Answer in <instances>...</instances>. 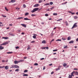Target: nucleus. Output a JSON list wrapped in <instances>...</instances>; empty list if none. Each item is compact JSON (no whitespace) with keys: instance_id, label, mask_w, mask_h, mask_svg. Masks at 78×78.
<instances>
[{"instance_id":"nucleus-28","label":"nucleus","mask_w":78,"mask_h":78,"mask_svg":"<svg viewBox=\"0 0 78 78\" xmlns=\"http://www.w3.org/2000/svg\"><path fill=\"white\" fill-rule=\"evenodd\" d=\"M5 10L7 11H9V9H8L7 8H6V7H5Z\"/></svg>"},{"instance_id":"nucleus-50","label":"nucleus","mask_w":78,"mask_h":78,"mask_svg":"<svg viewBox=\"0 0 78 78\" xmlns=\"http://www.w3.org/2000/svg\"><path fill=\"white\" fill-rule=\"evenodd\" d=\"M45 66H44L43 67V70H45Z\"/></svg>"},{"instance_id":"nucleus-34","label":"nucleus","mask_w":78,"mask_h":78,"mask_svg":"<svg viewBox=\"0 0 78 78\" xmlns=\"http://www.w3.org/2000/svg\"><path fill=\"white\" fill-rule=\"evenodd\" d=\"M33 38L34 39H35L36 38V36L35 35H34L33 36Z\"/></svg>"},{"instance_id":"nucleus-37","label":"nucleus","mask_w":78,"mask_h":78,"mask_svg":"<svg viewBox=\"0 0 78 78\" xmlns=\"http://www.w3.org/2000/svg\"><path fill=\"white\" fill-rule=\"evenodd\" d=\"M56 41H61V39H57L56 40Z\"/></svg>"},{"instance_id":"nucleus-62","label":"nucleus","mask_w":78,"mask_h":78,"mask_svg":"<svg viewBox=\"0 0 78 78\" xmlns=\"http://www.w3.org/2000/svg\"><path fill=\"white\" fill-rule=\"evenodd\" d=\"M74 70H78V69L77 68H74Z\"/></svg>"},{"instance_id":"nucleus-6","label":"nucleus","mask_w":78,"mask_h":78,"mask_svg":"<svg viewBox=\"0 0 78 78\" xmlns=\"http://www.w3.org/2000/svg\"><path fill=\"white\" fill-rule=\"evenodd\" d=\"M14 62L15 64H17L18 63H20V61H17L16 60H15L14 61Z\"/></svg>"},{"instance_id":"nucleus-49","label":"nucleus","mask_w":78,"mask_h":78,"mask_svg":"<svg viewBox=\"0 0 78 78\" xmlns=\"http://www.w3.org/2000/svg\"><path fill=\"white\" fill-rule=\"evenodd\" d=\"M16 9L17 10V11H19L20 10V8H16Z\"/></svg>"},{"instance_id":"nucleus-55","label":"nucleus","mask_w":78,"mask_h":78,"mask_svg":"<svg viewBox=\"0 0 78 78\" xmlns=\"http://www.w3.org/2000/svg\"><path fill=\"white\" fill-rule=\"evenodd\" d=\"M9 26H13V25L12 24H9Z\"/></svg>"},{"instance_id":"nucleus-48","label":"nucleus","mask_w":78,"mask_h":78,"mask_svg":"<svg viewBox=\"0 0 78 78\" xmlns=\"http://www.w3.org/2000/svg\"><path fill=\"white\" fill-rule=\"evenodd\" d=\"M5 62V60H2V62Z\"/></svg>"},{"instance_id":"nucleus-33","label":"nucleus","mask_w":78,"mask_h":78,"mask_svg":"<svg viewBox=\"0 0 78 78\" xmlns=\"http://www.w3.org/2000/svg\"><path fill=\"white\" fill-rule=\"evenodd\" d=\"M34 65H35V66H38V64L37 63H35L34 64Z\"/></svg>"},{"instance_id":"nucleus-8","label":"nucleus","mask_w":78,"mask_h":78,"mask_svg":"<svg viewBox=\"0 0 78 78\" xmlns=\"http://www.w3.org/2000/svg\"><path fill=\"white\" fill-rule=\"evenodd\" d=\"M75 73V72L74 71L72 72V73H71V75H72V76H74V75H73V74H74Z\"/></svg>"},{"instance_id":"nucleus-18","label":"nucleus","mask_w":78,"mask_h":78,"mask_svg":"<svg viewBox=\"0 0 78 78\" xmlns=\"http://www.w3.org/2000/svg\"><path fill=\"white\" fill-rule=\"evenodd\" d=\"M71 39V37H68L67 40H70Z\"/></svg>"},{"instance_id":"nucleus-52","label":"nucleus","mask_w":78,"mask_h":78,"mask_svg":"<svg viewBox=\"0 0 78 78\" xmlns=\"http://www.w3.org/2000/svg\"><path fill=\"white\" fill-rule=\"evenodd\" d=\"M30 49H31V48L30 47L28 48H27V50H29Z\"/></svg>"},{"instance_id":"nucleus-29","label":"nucleus","mask_w":78,"mask_h":78,"mask_svg":"<svg viewBox=\"0 0 78 78\" xmlns=\"http://www.w3.org/2000/svg\"><path fill=\"white\" fill-rule=\"evenodd\" d=\"M59 69H60L59 68V67H58L57 69H56L55 70L57 71L58 70H59Z\"/></svg>"},{"instance_id":"nucleus-19","label":"nucleus","mask_w":78,"mask_h":78,"mask_svg":"<svg viewBox=\"0 0 78 78\" xmlns=\"http://www.w3.org/2000/svg\"><path fill=\"white\" fill-rule=\"evenodd\" d=\"M19 61L20 62H22L24 61V60L21 59Z\"/></svg>"},{"instance_id":"nucleus-30","label":"nucleus","mask_w":78,"mask_h":78,"mask_svg":"<svg viewBox=\"0 0 78 78\" xmlns=\"http://www.w3.org/2000/svg\"><path fill=\"white\" fill-rule=\"evenodd\" d=\"M28 76V74H24L23 75V76Z\"/></svg>"},{"instance_id":"nucleus-16","label":"nucleus","mask_w":78,"mask_h":78,"mask_svg":"<svg viewBox=\"0 0 78 78\" xmlns=\"http://www.w3.org/2000/svg\"><path fill=\"white\" fill-rule=\"evenodd\" d=\"M16 2V1L15 0H11V2L13 3Z\"/></svg>"},{"instance_id":"nucleus-53","label":"nucleus","mask_w":78,"mask_h":78,"mask_svg":"<svg viewBox=\"0 0 78 78\" xmlns=\"http://www.w3.org/2000/svg\"><path fill=\"white\" fill-rule=\"evenodd\" d=\"M45 48L47 50L48 49V47H45Z\"/></svg>"},{"instance_id":"nucleus-35","label":"nucleus","mask_w":78,"mask_h":78,"mask_svg":"<svg viewBox=\"0 0 78 78\" xmlns=\"http://www.w3.org/2000/svg\"><path fill=\"white\" fill-rule=\"evenodd\" d=\"M23 17H19V18H17V19L18 20H19V19H23Z\"/></svg>"},{"instance_id":"nucleus-41","label":"nucleus","mask_w":78,"mask_h":78,"mask_svg":"<svg viewBox=\"0 0 78 78\" xmlns=\"http://www.w3.org/2000/svg\"><path fill=\"white\" fill-rule=\"evenodd\" d=\"M19 48V46H16V49H18Z\"/></svg>"},{"instance_id":"nucleus-43","label":"nucleus","mask_w":78,"mask_h":78,"mask_svg":"<svg viewBox=\"0 0 78 78\" xmlns=\"http://www.w3.org/2000/svg\"><path fill=\"white\" fill-rule=\"evenodd\" d=\"M42 2H43V1H42V0H39V3H41Z\"/></svg>"},{"instance_id":"nucleus-3","label":"nucleus","mask_w":78,"mask_h":78,"mask_svg":"<svg viewBox=\"0 0 78 78\" xmlns=\"http://www.w3.org/2000/svg\"><path fill=\"white\" fill-rule=\"evenodd\" d=\"M77 23H75L74 24L72 28V29H73L75 28V27H77V25H76Z\"/></svg>"},{"instance_id":"nucleus-15","label":"nucleus","mask_w":78,"mask_h":78,"mask_svg":"<svg viewBox=\"0 0 78 78\" xmlns=\"http://www.w3.org/2000/svg\"><path fill=\"white\" fill-rule=\"evenodd\" d=\"M50 5V3H47L46 4H45L44 5H45V6H47V5Z\"/></svg>"},{"instance_id":"nucleus-17","label":"nucleus","mask_w":78,"mask_h":78,"mask_svg":"<svg viewBox=\"0 0 78 78\" xmlns=\"http://www.w3.org/2000/svg\"><path fill=\"white\" fill-rule=\"evenodd\" d=\"M4 49V48L2 47V46H0V50L1 49Z\"/></svg>"},{"instance_id":"nucleus-38","label":"nucleus","mask_w":78,"mask_h":78,"mask_svg":"<svg viewBox=\"0 0 78 78\" xmlns=\"http://www.w3.org/2000/svg\"><path fill=\"white\" fill-rule=\"evenodd\" d=\"M74 18L75 19H77V17L76 16H75L74 17Z\"/></svg>"},{"instance_id":"nucleus-13","label":"nucleus","mask_w":78,"mask_h":78,"mask_svg":"<svg viewBox=\"0 0 78 78\" xmlns=\"http://www.w3.org/2000/svg\"><path fill=\"white\" fill-rule=\"evenodd\" d=\"M74 42V41H71L69 42V44H72V43H73Z\"/></svg>"},{"instance_id":"nucleus-20","label":"nucleus","mask_w":78,"mask_h":78,"mask_svg":"<svg viewBox=\"0 0 78 78\" xmlns=\"http://www.w3.org/2000/svg\"><path fill=\"white\" fill-rule=\"evenodd\" d=\"M72 76H72V75H69V78H72Z\"/></svg>"},{"instance_id":"nucleus-10","label":"nucleus","mask_w":78,"mask_h":78,"mask_svg":"<svg viewBox=\"0 0 78 78\" xmlns=\"http://www.w3.org/2000/svg\"><path fill=\"white\" fill-rule=\"evenodd\" d=\"M42 43L45 44L46 43V41L45 40H43L42 41Z\"/></svg>"},{"instance_id":"nucleus-12","label":"nucleus","mask_w":78,"mask_h":78,"mask_svg":"<svg viewBox=\"0 0 78 78\" xmlns=\"http://www.w3.org/2000/svg\"><path fill=\"white\" fill-rule=\"evenodd\" d=\"M24 20H31L28 19V18H24Z\"/></svg>"},{"instance_id":"nucleus-4","label":"nucleus","mask_w":78,"mask_h":78,"mask_svg":"<svg viewBox=\"0 0 78 78\" xmlns=\"http://www.w3.org/2000/svg\"><path fill=\"white\" fill-rule=\"evenodd\" d=\"M8 44V42L7 41V42H5L3 43L2 44H1V45H6V44Z\"/></svg>"},{"instance_id":"nucleus-57","label":"nucleus","mask_w":78,"mask_h":78,"mask_svg":"<svg viewBox=\"0 0 78 78\" xmlns=\"http://www.w3.org/2000/svg\"><path fill=\"white\" fill-rule=\"evenodd\" d=\"M44 59H45V58H41V60H44Z\"/></svg>"},{"instance_id":"nucleus-45","label":"nucleus","mask_w":78,"mask_h":78,"mask_svg":"<svg viewBox=\"0 0 78 78\" xmlns=\"http://www.w3.org/2000/svg\"><path fill=\"white\" fill-rule=\"evenodd\" d=\"M35 42V41H32L31 42V43H34Z\"/></svg>"},{"instance_id":"nucleus-11","label":"nucleus","mask_w":78,"mask_h":78,"mask_svg":"<svg viewBox=\"0 0 78 78\" xmlns=\"http://www.w3.org/2000/svg\"><path fill=\"white\" fill-rule=\"evenodd\" d=\"M2 39H4L7 40L8 39V37H2Z\"/></svg>"},{"instance_id":"nucleus-51","label":"nucleus","mask_w":78,"mask_h":78,"mask_svg":"<svg viewBox=\"0 0 78 78\" xmlns=\"http://www.w3.org/2000/svg\"><path fill=\"white\" fill-rule=\"evenodd\" d=\"M55 41V39H52V40L51 41V43L53 41Z\"/></svg>"},{"instance_id":"nucleus-42","label":"nucleus","mask_w":78,"mask_h":78,"mask_svg":"<svg viewBox=\"0 0 78 78\" xmlns=\"http://www.w3.org/2000/svg\"><path fill=\"white\" fill-rule=\"evenodd\" d=\"M31 16H35V14H32L31 15Z\"/></svg>"},{"instance_id":"nucleus-14","label":"nucleus","mask_w":78,"mask_h":78,"mask_svg":"<svg viewBox=\"0 0 78 78\" xmlns=\"http://www.w3.org/2000/svg\"><path fill=\"white\" fill-rule=\"evenodd\" d=\"M5 68L6 69V70H7L9 69V67L8 66H6L5 67Z\"/></svg>"},{"instance_id":"nucleus-23","label":"nucleus","mask_w":78,"mask_h":78,"mask_svg":"<svg viewBox=\"0 0 78 78\" xmlns=\"http://www.w3.org/2000/svg\"><path fill=\"white\" fill-rule=\"evenodd\" d=\"M53 15L55 16H56L58 15V14L57 13H54L53 14Z\"/></svg>"},{"instance_id":"nucleus-46","label":"nucleus","mask_w":78,"mask_h":78,"mask_svg":"<svg viewBox=\"0 0 78 78\" xmlns=\"http://www.w3.org/2000/svg\"><path fill=\"white\" fill-rule=\"evenodd\" d=\"M19 71V69H16L15 70V71Z\"/></svg>"},{"instance_id":"nucleus-58","label":"nucleus","mask_w":78,"mask_h":78,"mask_svg":"<svg viewBox=\"0 0 78 78\" xmlns=\"http://www.w3.org/2000/svg\"><path fill=\"white\" fill-rule=\"evenodd\" d=\"M46 11H50V9H46Z\"/></svg>"},{"instance_id":"nucleus-56","label":"nucleus","mask_w":78,"mask_h":78,"mask_svg":"<svg viewBox=\"0 0 78 78\" xmlns=\"http://www.w3.org/2000/svg\"><path fill=\"white\" fill-rule=\"evenodd\" d=\"M53 73H54V72L52 71V72L51 73V74H53Z\"/></svg>"},{"instance_id":"nucleus-26","label":"nucleus","mask_w":78,"mask_h":78,"mask_svg":"<svg viewBox=\"0 0 78 78\" xmlns=\"http://www.w3.org/2000/svg\"><path fill=\"white\" fill-rule=\"evenodd\" d=\"M29 15V13H28V12H26V13H25V16H27V15Z\"/></svg>"},{"instance_id":"nucleus-22","label":"nucleus","mask_w":78,"mask_h":78,"mask_svg":"<svg viewBox=\"0 0 78 78\" xmlns=\"http://www.w3.org/2000/svg\"><path fill=\"white\" fill-rule=\"evenodd\" d=\"M75 75H78V72H75Z\"/></svg>"},{"instance_id":"nucleus-27","label":"nucleus","mask_w":78,"mask_h":78,"mask_svg":"<svg viewBox=\"0 0 78 78\" xmlns=\"http://www.w3.org/2000/svg\"><path fill=\"white\" fill-rule=\"evenodd\" d=\"M28 71V70H27V69H26V70H25L24 71V73H27V72Z\"/></svg>"},{"instance_id":"nucleus-36","label":"nucleus","mask_w":78,"mask_h":78,"mask_svg":"<svg viewBox=\"0 0 78 78\" xmlns=\"http://www.w3.org/2000/svg\"><path fill=\"white\" fill-rule=\"evenodd\" d=\"M58 51V49L54 50H53V51L54 52H55Z\"/></svg>"},{"instance_id":"nucleus-31","label":"nucleus","mask_w":78,"mask_h":78,"mask_svg":"<svg viewBox=\"0 0 78 78\" xmlns=\"http://www.w3.org/2000/svg\"><path fill=\"white\" fill-rule=\"evenodd\" d=\"M2 16L3 17H6V16L5 15H2Z\"/></svg>"},{"instance_id":"nucleus-5","label":"nucleus","mask_w":78,"mask_h":78,"mask_svg":"<svg viewBox=\"0 0 78 78\" xmlns=\"http://www.w3.org/2000/svg\"><path fill=\"white\" fill-rule=\"evenodd\" d=\"M63 66L64 67H66V66H66V68H68V67H69V65L67 66V63H64V64L63 65Z\"/></svg>"},{"instance_id":"nucleus-2","label":"nucleus","mask_w":78,"mask_h":78,"mask_svg":"<svg viewBox=\"0 0 78 78\" xmlns=\"http://www.w3.org/2000/svg\"><path fill=\"white\" fill-rule=\"evenodd\" d=\"M12 68H19V66L17 65H13L12 66Z\"/></svg>"},{"instance_id":"nucleus-25","label":"nucleus","mask_w":78,"mask_h":78,"mask_svg":"<svg viewBox=\"0 0 78 78\" xmlns=\"http://www.w3.org/2000/svg\"><path fill=\"white\" fill-rule=\"evenodd\" d=\"M23 7L24 8H26V5L25 4L23 5Z\"/></svg>"},{"instance_id":"nucleus-47","label":"nucleus","mask_w":78,"mask_h":78,"mask_svg":"<svg viewBox=\"0 0 78 78\" xmlns=\"http://www.w3.org/2000/svg\"><path fill=\"white\" fill-rule=\"evenodd\" d=\"M53 2H50V5H53Z\"/></svg>"},{"instance_id":"nucleus-64","label":"nucleus","mask_w":78,"mask_h":78,"mask_svg":"<svg viewBox=\"0 0 78 78\" xmlns=\"http://www.w3.org/2000/svg\"><path fill=\"white\" fill-rule=\"evenodd\" d=\"M76 15H78V12H77L76 13Z\"/></svg>"},{"instance_id":"nucleus-39","label":"nucleus","mask_w":78,"mask_h":78,"mask_svg":"<svg viewBox=\"0 0 78 78\" xmlns=\"http://www.w3.org/2000/svg\"><path fill=\"white\" fill-rule=\"evenodd\" d=\"M5 67L4 66H0V68H3Z\"/></svg>"},{"instance_id":"nucleus-9","label":"nucleus","mask_w":78,"mask_h":78,"mask_svg":"<svg viewBox=\"0 0 78 78\" xmlns=\"http://www.w3.org/2000/svg\"><path fill=\"white\" fill-rule=\"evenodd\" d=\"M21 25L25 27H27V25L25 24H21Z\"/></svg>"},{"instance_id":"nucleus-24","label":"nucleus","mask_w":78,"mask_h":78,"mask_svg":"<svg viewBox=\"0 0 78 78\" xmlns=\"http://www.w3.org/2000/svg\"><path fill=\"white\" fill-rule=\"evenodd\" d=\"M62 20V19H59L58 20H57V21H61Z\"/></svg>"},{"instance_id":"nucleus-7","label":"nucleus","mask_w":78,"mask_h":78,"mask_svg":"<svg viewBox=\"0 0 78 78\" xmlns=\"http://www.w3.org/2000/svg\"><path fill=\"white\" fill-rule=\"evenodd\" d=\"M39 4H36L34 5V7H37L39 6Z\"/></svg>"},{"instance_id":"nucleus-40","label":"nucleus","mask_w":78,"mask_h":78,"mask_svg":"<svg viewBox=\"0 0 78 78\" xmlns=\"http://www.w3.org/2000/svg\"><path fill=\"white\" fill-rule=\"evenodd\" d=\"M45 16L47 17V16H48V15L47 14H45Z\"/></svg>"},{"instance_id":"nucleus-21","label":"nucleus","mask_w":78,"mask_h":78,"mask_svg":"<svg viewBox=\"0 0 78 78\" xmlns=\"http://www.w3.org/2000/svg\"><path fill=\"white\" fill-rule=\"evenodd\" d=\"M68 48V47L67 46V45H66L64 47V49H66V48Z\"/></svg>"},{"instance_id":"nucleus-63","label":"nucleus","mask_w":78,"mask_h":78,"mask_svg":"<svg viewBox=\"0 0 78 78\" xmlns=\"http://www.w3.org/2000/svg\"><path fill=\"white\" fill-rule=\"evenodd\" d=\"M52 65V63L50 64L49 65V66H51Z\"/></svg>"},{"instance_id":"nucleus-1","label":"nucleus","mask_w":78,"mask_h":78,"mask_svg":"<svg viewBox=\"0 0 78 78\" xmlns=\"http://www.w3.org/2000/svg\"><path fill=\"white\" fill-rule=\"evenodd\" d=\"M39 9V8H35L33 10L31 11V12L32 13H34L35 12L38 11Z\"/></svg>"},{"instance_id":"nucleus-54","label":"nucleus","mask_w":78,"mask_h":78,"mask_svg":"<svg viewBox=\"0 0 78 78\" xmlns=\"http://www.w3.org/2000/svg\"><path fill=\"white\" fill-rule=\"evenodd\" d=\"M62 39L64 41L66 40V39L65 38H62Z\"/></svg>"},{"instance_id":"nucleus-60","label":"nucleus","mask_w":78,"mask_h":78,"mask_svg":"<svg viewBox=\"0 0 78 78\" xmlns=\"http://www.w3.org/2000/svg\"><path fill=\"white\" fill-rule=\"evenodd\" d=\"M76 41L77 42H78V38H77V39L76 40Z\"/></svg>"},{"instance_id":"nucleus-44","label":"nucleus","mask_w":78,"mask_h":78,"mask_svg":"<svg viewBox=\"0 0 78 78\" xmlns=\"http://www.w3.org/2000/svg\"><path fill=\"white\" fill-rule=\"evenodd\" d=\"M46 48L45 47H42L41 48L42 49H45Z\"/></svg>"},{"instance_id":"nucleus-32","label":"nucleus","mask_w":78,"mask_h":78,"mask_svg":"<svg viewBox=\"0 0 78 78\" xmlns=\"http://www.w3.org/2000/svg\"><path fill=\"white\" fill-rule=\"evenodd\" d=\"M12 52H7V54H12Z\"/></svg>"},{"instance_id":"nucleus-61","label":"nucleus","mask_w":78,"mask_h":78,"mask_svg":"<svg viewBox=\"0 0 78 78\" xmlns=\"http://www.w3.org/2000/svg\"><path fill=\"white\" fill-rule=\"evenodd\" d=\"M27 58V57H24V59H26Z\"/></svg>"},{"instance_id":"nucleus-59","label":"nucleus","mask_w":78,"mask_h":78,"mask_svg":"<svg viewBox=\"0 0 78 78\" xmlns=\"http://www.w3.org/2000/svg\"><path fill=\"white\" fill-rule=\"evenodd\" d=\"M57 28V27H54L53 29V30H55Z\"/></svg>"}]
</instances>
